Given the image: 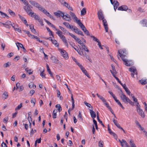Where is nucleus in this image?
<instances>
[{"mask_svg":"<svg viewBox=\"0 0 147 147\" xmlns=\"http://www.w3.org/2000/svg\"><path fill=\"white\" fill-rule=\"evenodd\" d=\"M0 13H1V15L2 16H4V17H6L7 18H9V16H7V15L6 13H4L3 12L1 11H0Z\"/></svg>","mask_w":147,"mask_h":147,"instance_id":"50","label":"nucleus"},{"mask_svg":"<svg viewBox=\"0 0 147 147\" xmlns=\"http://www.w3.org/2000/svg\"><path fill=\"white\" fill-rule=\"evenodd\" d=\"M90 37L93 38V40L94 41L97 42L99 40L96 37L93 36H91Z\"/></svg>","mask_w":147,"mask_h":147,"instance_id":"52","label":"nucleus"},{"mask_svg":"<svg viewBox=\"0 0 147 147\" xmlns=\"http://www.w3.org/2000/svg\"><path fill=\"white\" fill-rule=\"evenodd\" d=\"M24 8L26 11L28 13L30 12H31L32 11V10L31 8H30L27 5L24 6Z\"/></svg>","mask_w":147,"mask_h":147,"instance_id":"11","label":"nucleus"},{"mask_svg":"<svg viewBox=\"0 0 147 147\" xmlns=\"http://www.w3.org/2000/svg\"><path fill=\"white\" fill-rule=\"evenodd\" d=\"M75 20L76 22L78 24V25L80 27L82 25H83L82 23L80 22V20H78L77 19V20Z\"/></svg>","mask_w":147,"mask_h":147,"instance_id":"40","label":"nucleus"},{"mask_svg":"<svg viewBox=\"0 0 147 147\" xmlns=\"http://www.w3.org/2000/svg\"><path fill=\"white\" fill-rule=\"evenodd\" d=\"M103 23L106 32H107L108 31V25L107 23V22L106 20H103Z\"/></svg>","mask_w":147,"mask_h":147,"instance_id":"5","label":"nucleus"},{"mask_svg":"<svg viewBox=\"0 0 147 147\" xmlns=\"http://www.w3.org/2000/svg\"><path fill=\"white\" fill-rule=\"evenodd\" d=\"M37 5V7H37L38 8V10L42 11V10L44 8H43L38 3V5Z\"/></svg>","mask_w":147,"mask_h":147,"instance_id":"36","label":"nucleus"},{"mask_svg":"<svg viewBox=\"0 0 147 147\" xmlns=\"http://www.w3.org/2000/svg\"><path fill=\"white\" fill-rule=\"evenodd\" d=\"M57 32H56V34H58V36L60 37V38L62 37V36H64L63 35H62V32L60 30L57 29Z\"/></svg>","mask_w":147,"mask_h":147,"instance_id":"19","label":"nucleus"},{"mask_svg":"<svg viewBox=\"0 0 147 147\" xmlns=\"http://www.w3.org/2000/svg\"><path fill=\"white\" fill-rule=\"evenodd\" d=\"M93 122L94 124L95 125L96 129L97 130H98V128L97 124V123L96 120L94 119H93Z\"/></svg>","mask_w":147,"mask_h":147,"instance_id":"31","label":"nucleus"},{"mask_svg":"<svg viewBox=\"0 0 147 147\" xmlns=\"http://www.w3.org/2000/svg\"><path fill=\"white\" fill-rule=\"evenodd\" d=\"M22 103H21L20 105H18V106L16 108L15 110H19L22 107Z\"/></svg>","mask_w":147,"mask_h":147,"instance_id":"45","label":"nucleus"},{"mask_svg":"<svg viewBox=\"0 0 147 147\" xmlns=\"http://www.w3.org/2000/svg\"><path fill=\"white\" fill-rule=\"evenodd\" d=\"M116 102L121 107V108L123 109H124V107L122 105L119 100H118Z\"/></svg>","mask_w":147,"mask_h":147,"instance_id":"43","label":"nucleus"},{"mask_svg":"<svg viewBox=\"0 0 147 147\" xmlns=\"http://www.w3.org/2000/svg\"><path fill=\"white\" fill-rule=\"evenodd\" d=\"M69 15L71 16L72 17V19L74 20H77L78 19V18L76 16L75 14L73 13V12L70 11L69 12Z\"/></svg>","mask_w":147,"mask_h":147,"instance_id":"13","label":"nucleus"},{"mask_svg":"<svg viewBox=\"0 0 147 147\" xmlns=\"http://www.w3.org/2000/svg\"><path fill=\"white\" fill-rule=\"evenodd\" d=\"M113 121L115 124V125L118 127H119L120 126L119 124L117 123V120L113 119Z\"/></svg>","mask_w":147,"mask_h":147,"instance_id":"30","label":"nucleus"},{"mask_svg":"<svg viewBox=\"0 0 147 147\" xmlns=\"http://www.w3.org/2000/svg\"><path fill=\"white\" fill-rule=\"evenodd\" d=\"M123 61L125 62V65L127 66H129L131 65L130 64L128 63V62L126 60H123Z\"/></svg>","mask_w":147,"mask_h":147,"instance_id":"46","label":"nucleus"},{"mask_svg":"<svg viewBox=\"0 0 147 147\" xmlns=\"http://www.w3.org/2000/svg\"><path fill=\"white\" fill-rule=\"evenodd\" d=\"M81 69L82 70L84 74L87 77H88L89 78H90V77L89 76V74L87 73V71L83 67H82V68H81Z\"/></svg>","mask_w":147,"mask_h":147,"instance_id":"8","label":"nucleus"},{"mask_svg":"<svg viewBox=\"0 0 147 147\" xmlns=\"http://www.w3.org/2000/svg\"><path fill=\"white\" fill-rule=\"evenodd\" d=\"M11 65V63L10 62H8L4 64L3 66L4 67L6 68L9 66Z\"/></svg>","mask_w":147,"mask_h":147,"instance_id":"33","label":"nucleus"},{"mask_svg":"<svg viewBox=\"0 0 147 147\" xmlns=\"http://www.w3.org/2000/svg\"><path fill=\"white\" fill-rule=\"evenodd\" d=\"M28 14L29 16H30L31 17L34 18V16L36 14L35 13H34L33 12H32V11L31 12H30L28 13Z\"/></svg>","mask_w":147,"mask_h":147,"instance_id":"25","label":"nucleus"},{"mask_svg":"<svg viewBox=\"0 0 147 147\" xmlns=\"http://www.w3.org/2000/svg\"><path fill=\"white\" fill-rule=\"evenodd\" d=\"M2 24H3V26L6 28H8L9 29L10 28H11V26L10 25L7 24H6V23H2Z\"/></svg>","mask_w":147,"mask_h":147,"instance_id":"41","label":"nucleus"},{"mask_svg":"<svg viewBox=\"0 0 147 147\" xmlns=\"http://www.w3.org/2000/svg\"><path fill=\"white\" fill-rule=\"evenodd\" d=\"M2 95L4 96V99H6L7 98L8 96V93L6 92H5L3 93Z\"/></svg>","mask_w":147,"mask_h":147,"instance_id":"32","label":"nucleus"},{"mask_svg":"<svg viewBox=\"0 0 147 147\" xmlns=\"http://www.w3.org/2000/svg\"><path fill=\"white\" fill-rule=\"evenodd\" d=\"M78 117L80 119L81 121H83V118L82 117V114L80 111L79 112Z\"/></svg>","mask_w":147,"mask_h":147,"instance_id":"53","label":"nucleus"},{"mask_svg":"<svg viewBox=\"0 0 147 147\" xmlns=\"http://www.w3.org/2000/svg\"><path fill=\"white\" fill-rule=\"evenodd\" d=\"M34 88H36V86L34 84L33 82H31L28 84V87L30 88H32V87L34 88Z\"/></svg>","mask_w":147,"mask_h":147,"instance_id":"26","label":"nucleus"},{"mask_svg":"<svg viewBox=\"0 0 147 147\" xmlns=\"http://www.w3.org/2000/svg\"><path fill=\"white\" fill-rule=\"evenodd\" d=\"M59 27L60 29L63 31V32L65 33H66V34H68V33L69 32L66 30V29L60 26H59Z\"/></svg>","mask_w":147,"mask_h":147,"instance_id":"16","label":"nucleus"},{"mask_svg":"<svg viewBox=\"0 0 147 147\" xmlns=\"http://www.w3.org/2000/svg\"><path fill=\"white\" fill-rule=\"evenodd\" d=\"M42 11L43 13L45 14L47 16L49 14V13L47 12L44 8L43 9Z\"/></svg>","mask_w":147,"mask_h":147,"instance_id":"39","label":"nucleus"},{"mask_svg":"<svg viewBox=\"0 0 147 147\" xmlns=\"http://www.w3.org/2000/svg\"><path fill=\"white\" fill-rule=\"evenodd\" d=\"M34 18L35 20H37L38 21L40 19V17L36 14L35 16H34Z\"/></svg>","mask_w":147,"mask_h":147,"instance_id":"64","label":"nucleus"},{"mask_svg":"<svg viewBox=\"0 0 147 147\" xmlns=\"http://www.w3.org/2000/svg\"><path fill=\"white\" fill-rule=\"evenodd\" d=\"M73 28L75 32L78 34V32L80 30L77 28L76 26H74Z\"/></svg>","mask_w":147,"mask_h":147,"instance_id":"35","label":"nucleus"},{"mask_svg":"<svg viewBox=\"0 0 147 147\" xmlns=\"http://www.w3.org/2000/svg\"><path fill=\"white\" fill-rule=\"evenodd\" d=\"M47 66V71L49 73V74H51V70L49 68V65L47 64L46 65Z\"/></svg>","mask_w":147,"mask_h":147,"instance_id":"57","label":"nucleus"},{"mask_svg":"<svg viewBox=\"0 0 147 147\" xmlns=\"http://www.w3.org/2000/svg\"><path fill=\"white\" fill-rule=\"evenodd\" d=\"M28 67L26 68L25 69V70L27 72L29 75L31 74H32L33 71L32 72H28L29 71H31V69H28Z\"/></svg>","mask_w":147,"mask_h":147,"instance_id":"34","label":"nucleus"},{"mask_svg":"<svg viewBox=\"0 0 147 147\" xmlns=\"http://www.w3.org/2000/svg\"><path fill=\"white\" fill-rule=\"evenodd\" d=\"M44 20L48 25H50L51 27L54 28L55 30H57V29L56 28L55 26L54 25L52 24L51 22H49L46 19H44Z\"/></svg>","mask_w":147,"mask_h":147,"instance_id":"7","label":"nucleus"},{"mask_svg":"<svg viewBox=\"0 0 147 147\" xmlns=\"http://www.w3.org/2000/svg\"><path fill=\"white\" fill-rule=\"evenodd\" d=\"M103 141H100L98 143V146L99 147H103V144H102Z\"/></svg>","mask_w":147,"mask_h":147,"instance_id":"58","label":"nucleus"},{"mask_svg":"<svg viewBox=\"0 0 147 147\" xmlns=\"http://www.w3.org/2000/svg\"><path fill=\"white\" fill-rule=\"evenodd\" d=\"M118 53H119V56L121 58L123 61V60H126L125 59V56L124 55H123V54H122L121 53H120L119 50L118 51Z\"/></svg>","mask_w":147,"mask_h":147,"instance_id":"17","label":"nucleus"},{"mask_svg":"<svg viewBox=\"0 0 147 147\" xmlns=\"http://www.w3.org/2000/svg\"><path fill=\"white\" fill-rule=\"evenodd\" d=\"M58 1L63 5L66 2L64 0H58Z\"/></svg>","mask_w":147,"mask_h":147,"instance_id":"63","label":"nucleus"},{"mask_svg":"<svg viewBox=\"0 0 147 147\" xmlns=\"http://www.w3.org/2000/svg\"><path fill=\"white\" fill-rule=\"evenodd\" d=\"M29 3L33 6H35V7H37V6L38 3L33 1H30Z\"/></svg>","mask_w":147,"mask_h":147,"instance_id":"18","label":"nucleus"},{"mask_svg":"<svg viewBox=\"0 0 147 147\" xmlns=\"http://www.w3.org/2000/svg\"><path fill=\"white\" fill-rule=\"evenodd\" d=\"M43 72V71H42L41 72H40V75L41 76L42 78H46V77H45V75L44 74Z\"/></svg>","mask_w":147,"mask_h":147,"instance_id":"48","label":"nucleus"},{"mask_svg":"<svg viewBox=\"0 0 147 147\" xmlns=\"http://www.w3.org/2000/svg\"><path fill=\"white\" fill-rule=\"evenodd\" d=\"M26 34H27L29 37H31L32 35L31 34L29 31L24 30L23 31Z\"/></svg>","mask_w":147,"mask_h":147,"instance_id":"55","label":"nucleus"},{"mask_svg":"<svg viewBox=\"0 0 147 147\" xmlns=\"http://www.w3.org/2000/svg\"><path fill=\"white\" fill-rule=\"evenodd\" d=\"M141 22L142 24L143 25V26H147V23L145 22V20H143Z\"/></svg>","mask_w":147,"mask_h":147,"instance_id":"44","label":"nucleus"},{"mask_svg":"<svg viewBox=\"0 0 147 147\" xmlns=\"http://www.w3.org/2000/svg\"><path fill=\"white\" fill-rule=\"evenodd\" d=\"M62 41L65 42H66V41H67V40L65 38V37L64 36H62V37L61 38Z\"/></svg>","mask_w":147,"mask_h":147,"instance_id":"59","label":"nucleus"},{"mask_svg":"<svg viewBox=\"0 0 147 147\" xmlns=\"http://www.w3.org/2000/svg\"><path fill=\"white\" fill-rule=\"evenodd\" d=\"M17 44H18V45H19V46H20V48H22L23 49L22 51L24 52L26 51V49H25V48L24 47L22 44L18 42H17Z\"/></svg>","mask_w":147,"mask_h":147,"instance_id":"23","label":"nucleus"},{"mask_svg":"<svg viewBox=\"0 0 147 147\" xmlns=\"http://www.w3.org/2000/svg\"><path fill=\"white\" fill-rule=\"evenodd\" d=\"M139 82L142 85H145L147 83L146 80H144L142 79L140 80Z\"/></svg>","mask_w":147,"mask_h":147,"instance_id":"21","label":"nucleus"},{"mask_svg":"<svg viewBox=\"0 0 147 147\" xmlns=\"http://www.w3.org/2000/svg\"><path fill=\"white\" fill-rule=\"evenodd\" d=\"M81 47L79 45H78V46L79 47L80 49V50L82 51L83 50V49L86 47H87L85 45V44H84V43L82 45H81Z\"/></svg>","mask_w":147,"mask_h":147,"instance_id":"22","label":"nucleus"},{"mask_svg":"<svg viewBox=\"0 0 147 147\" xmlns=\"http://www.w3.org/2000/svg\"><path fill=\"white\" fill-rule=\"evenodd\" d=\"M31 102L32 103H33V106H34L35 105L36 100L35 98H32L31 100Z\"/></svg>","mask_w":147,"mask_h":147,"instance_id":"51","label":"nucleus"},{"mask_svg":"<svg viewBox=\"0 0 147 147\" xmlns=\"http://www.w3.org/2000/svg\"><path fill=\"white\" fill-rule=\"evenodd\" d=\"M36 132V129H34L33 130V129L32 128H31V131L30 133V137L32 136L33 135L34 133V132Z\"/></svg>","mask_w":147,"mask_h":147,"instance_id":"27","label":"nucleus"},{"mask_svg":"<svg viewBox=\"0 0 147 147\" xmlns=\"http://www.w3.org/2000/svg\"><path fill=\"white\" fill-rule=\"evenodd\" d=\"M59 50H60L61 51L60 52L61 53V54L62 56L64 54H65L66 52L65 51L63 50V49H58Z\"/></svg>","mask_w":147,"mask_h":147,"instance_id":"42","label":"nucleus"},{"mask_svg":"<svg viewBox=\"0 0 147 147\" xmlns=\"http://www.w3.org/2000/svg\"><path fill=\"white\" fill-rule=\"evenodd\" d=\"M104 104L105 105V106L106 107L108 108V109L109 110V109H111V107L109 105L108 103L106 102L105 103H104Z\"/></svg>","mask_w":147,"mask_h":147,"instance_id":"62","label":"nucleus"},{"mask_svg":"<svg viewBox=\"0 0 147 147\" xmlns=\"http://www.w3.org/2000/svg\"><path fill=\"white\" fill-rule=\"evenodd\" d=\"M51 59L52 61L54 63H59V61L56 58L53 56H52L51 58Z\"/></svg>","mask_w":147,"mask_h":147,"instance_id":"10","label":"nucleus"},{"mask_svg":"<svg viewBox=\"0 0 147 147\" xmlns=\"http://www.w3.org/2000/svg\"><path fill=\"white\" fill-rule=\"evenodd\" d=\"M82 26L80 27L82 30L85 32L87 30L84 25L81 24Z\"/></svg>","mask_w":147,"mask_h":147,"instance_id":"37","label":"nucleus"},{"mask_svg":"<svg viewBox=\"0 0 147 147\" xmlns=\"http://www.w3.org/2000/svg\"><path fill=\"white\" fill-rule=\"evenodd\" d=\"M114 2V9L115 11H116V9L118 7L119 5V3L118 1H117L114 0L113 2Z\"/></svg>","mask_w":147,"mask_h":147,"instance_id":"6","label":"nucleus"},{"mask_svg":"<svg viewBox=\"0 0 147 147\" xmlns=\"http://www.w3.org/2000/svg\"><path fill=\"white\" fill-rule=\"evenodd\" d=\"M20 1H22L25 5H28V2L26 0H21Z\"/></svg>","mask_w":147,"mask_h":147,"instance_id":"60","label":"nucleus"},{"mask_svg":"<svg viewBox=\"0 0 147 147\" xmlns=\"http://www.w3.org/2000/svg\"><path fill=\"white\" fill-rule=\"evenodd\" d=\"M71 101L72 102V108L71 109V110H72L74 109V107H75V104L74 103V98L71 99Z\"/></svg>","mask_w":147,"mask_h":147,"instance_id":"54","label":"nucleus"},{"mask_svg":"<svg viewBox=\"0 0 147 147\" xmlns=\"http://www.w3.org/2000/svg\"><path fill=\"white\" fill-rule=\"evenodd\" d=\"M122 141L123 144V146L125 145V147H130L126 141L123 139L122 140Z\"/></svg>","mask_w":147,"mask_h":147,"instance_id":"20","label":"nucleus"},{"mask_svg":"<svg viewBox=\"0 0 147 147\" xmlns=\"http://www.w3.org/2000/svg\"><path fill=\"white\" fill-rule=\"evenodd\" d=\"M63 24L65 25V26L68 28L69 29H72L73 28V26H71L69 23L64 22L63 23Z\"/></svg>","mask_w":147,"mask_h":147,"instance_id":"12","label":"nucleus"},{"mask_svg":"<svg viewBox=\"0 0 147 147\" xmlns=\"http://www.w3.org/2000/svg\"><path fill=\"white\" fill-rule=\"evenodd\" d=\"M137 111L138 114L140 115L141 116L144 118L145 117L144 112L141 109L140 106V105H137L136 107Z\"/></svg>","mask_w":147,"mask_h":147,"instance_id":"2","label":"nucleus"},{"mask_svg":"<svg viewBox=\"0 0 147 147\" xmlns=\"http://www.w3.org/2000/svg\"><path fill=\"white\" fill-rule=\"evenodd\" d=\"M89 110L91 117L93 119H94V118L96 117V113L92 110L89 109Z\"/></svg>","mask_w":147,"mask_h":147,"instance_id":"9","label":"nucleus"},{"mask_svg":"<svg viewBox=\"0 0 147 147\" xmlns=\"http://www.w3.org/2000/svg\"><path fill=\"white\" fill-rule=\"evenodd\" d=\"M61 17L64 20L68 21H70L71 19L69 15L66 12L63 13L62 15H61Z\"/></svg>","mask_w":147,"mask_h":147,"instance_id":"3","label":"nucleus"},{"mask_svg":"<svg viewBox=\"0 0 147 147\" xmlns=\"http://www.w3.org/2000/svg\"><path fill=\"white\" fill-rule=\"evenodd\" d=\"M121 94H120V97L123 101L125 103H127L128 102L132 106L134 105V102L131 101L128 97H127L123 92L122 90H120Z\"/></svg>","mask_w":147,"mask_h":147,"instance_id":"1","label":"nucleus"},{"mask_svg":"<svg viewBox=\"0 0 147 147\" xmlns=\"http://www.w3.org/2000/svg\"><path fill=\"white\" fill-rule=\"evenodd\" d=\"M97 14L98 18L100 20H102L103 21L104 20H106L104 19V17L101 11H98Z\"/></svg>","mask_w":147,"mask_h":147,"instance_id":"4","label":"nucleus"},{"mask_svg":"<svg viewBox=\"0 0 147 147\" xmlns=\"http://www.w3.org/2000/svg\"><path fill=\"white\" fill-rule=\"evenodd\" d=\"M77 52L78 53L79 55H84V54L83 51H80V50L78 49V50L77 51Z\"/></svg>","mask_w":147,"mask_h":147,"instance_id":"47","label":"nucleus"},{"mask_svg":"<svg viewBox=\"0 0 147 147\" xmlns=\"http://www.w3.org/2000/svg\"><path fill=\"white\" fill-rule=\"evenodd\" d=\"M129 71L132 72H134L135 73V74L137 75V70L136 69H134L133 68H130L129 69Z\"/></svg>","mask_w":147,"mask_h":147,"instance_id":"24","label":"nucleus"},{"mask_svg":"<svg viewBox=\"0 0 147 147\" xmlns=\"http://www.w3.org/2000/svg\"><path fill=\"white\" fill-rule=\"evenodd\" d=\"M84 103L85 105L87 106L89 108L91 107L92 109H93V107L91 106V105L90 103H88L86 101H84Z\"/></svg>","mask_w":147,"mask_h":147,"instance_id":"38","label":"nucleus"},{"mask_svg":"<svg viewBox=\"0 0 147 147\" xmlns=\"http://www.w3.org/2000/svg\"><path fill=\"white\" fill-rule=\"evenodd\" d=\"M63 12L60 11H58L57 12H55L54 13V14L59 17H60L61 16V15H63Z\"/></svg>","mask_w":147,"mask_h":147,"instance_id":"14","label":"nucleus"},{"mask_svg":"<svg viewBox=\"0 0 147 147\" xmlns=\"http://www.w3.org/2000/svg\"><path fill=\"white\" fill-rule=\"evenodd\" d=\"M53 43L57 47H59V43H57V41L56 40H54L52 41Z\"/></svg>","mask_w":147,"mask_h":147,"instance_id":"29","label":"nucleus"},{"mask_svg":"<svg viewBox=\"0 0 147 147\" xmlns=\"http://www.w3.org/2000/svg\"><path fill=\"white\" fill-rule=\"evenodd\" d=\"M86 13V9L84 7L83 8L81 11V16L85 15Z\"/></svg>","mask_w":147,"mask_h":147,"instance_id":"15","label":"nucleus"},{"mask_svg":"<svg viewBox=\"0 0 147 147\" xmlns=\"http://www.w3.org/2000/svg\"><path fill=\"white\" fill-rule=\"evenodd\" d=\"M46 29L47 31L49 32V34H50L53 37V34L52 31L50 30V29L48 27H46Z\"/></svg>","mask_w":147,"mask_h":147,"instance_id":"49","label":"nucleus"},{"mask_svg":"<svg viewBox=\"0 0 147 147\" xmlns=\"http://www.w3.org/2000/svg\"><path fill=\"white\" fill-rule=\"evenodd\" d=\"M125 91L127 93V94L129 95H130V94L131 93V92L129 90V89H128L127 87L126 88H125V89H124Z\"/></svg>","mask_w":147,"mask_h":147,"instance_id":"56","label":"nucleus"},{"mask_svg":"<svg viewBox=\"0 0 147 147\" xmlns=\"http://www.w3.org/2000/svg\"><path fill=\"white\" fill-rule=\"evenodd\" d=\"M62 56L66 59H67L68 58V55L67 53L62 55Z\"/></svg>","mask_w":147,"mask_h":147,"instance_id":"61","label":"nucleus"},{"mask_svg":"<svg viewBox=\"0 0 147 147\" xmlns=\"http://www.w3.org/2000/svg\"><path fill=\"white\" fill-rule=\"evenodd\" d=\"M55 107L56 108H58V111L59 112L62 110V108L61 107L60 105L59 104H57L55 106Z\"/></svg>","mask_w":147,"mask_h":147,"instance_id":"28","label":"nucleus"}]
</instances>
